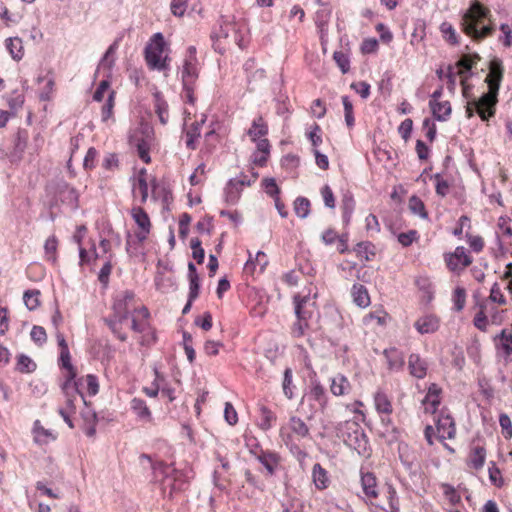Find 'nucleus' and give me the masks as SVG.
<instances>
[{
  "label": "nucleus",
  "instance_id": "1",
  "mask_svg": "<svg viewBox=\"0 0 512 512\" xmlns=\"http://www.w3.org/2000/svg\"><path fill=\"white\" fill-rule=\"evenodd\" d=\"M503 72L501 60L497 58L493 59L489 65V73L485 78L488 91L483 93L480 98L470 101L469 105L466 107L467 118H472L475 113L479 115L482 121H488L491 117H494Z\"/></svg>",
  "mask_w": 512,
  "mask_h": 512
},
{
  "label": "nucleus",
  "instance_id": "2",
  "mask_svg": "<svg viewBox=\"0 0 512 512\" xmlns=\"http://www.w3.org/2000/svg\"><path fill=\"white\" fill-rule=\"evenodd\" d=\"M490 11L480 2H472L470 8L464 13L462 19L463 32L476 41L492 35L494 27L491 23L485 24L489 20Z\"/></svg>",
  "mask_w": 512,
  "mask_h": 512
},
{
  "label": "nucleus",
  "instance_id": "3",
  "mask_svg": "<svg viewBox=\"0 0 512 512\" xmlns=\"http://www.w3.org/2000/svg\"><path fill=\"white\" fill-rule=\"evenodd\" d=\"M141 457L151 462L153 480L160 483L164 497L172 499L175 493L182 491V485L174 481L171 465L163 461L152 462L151 457L147 454H142Z\"/></svg>",
  "mask_w": 512,
  "mask_h": 512
},
{
  "label": "nucleus",
  "instance_id": "4",
  "mask_svg": "<svg viewBox=\"0 0 512 512\" xmlns=\"http://www.w3.org/2000/svg\"><path fill=\"white\" fill-rule=\"evenodd\" d=\"M164 47L165 41L162 33H155L151 38V42L145 48V59L151 69L159 71L167 69L168 57L162 58Z\"/></svg>",
  "mask_w": 512,
  "mask_h": 512
},
{
  "label": "nucleus",
  "instance_id": "5",
  "mask_svg": "<svg viewBox=\"0 0 512 512\" xmlns=\"http://www.w3.org/2000/svg\"><path fill=\"white\" fill-rule=\"evenodd\" d=\"M199 62L196 57V47L189 46L186 51L181 71L182 85H196L199 77Z\"/></svg>",
  "mask_w": 512,
  "mask_h": 512
},
{
  "label": "nucleus",
  "instance_id": "6",
  "mask_svg": "<svg viewBox=\"0 0 512 512\" xmlns=\"http://www.w3.org/2000/svg\"><path fill=\"white\" fill-rule=\"evenodd\" d=\"M49 191L54 193L57 200L72 208L78 207V193L66 181L58 180L49 186Z\"/></svg>",
  "mask_w": 512,
  "mask_h": 512
},
{
  "label": "nucleus",
  "instance_id": "7",
  "mask_svg": "<svg viewBox=\"0 0 512 512\" xmlns=\"http://www.w3.org/2000/svg\"><path fill=\"white\" fill-rule=\"evenodd\" d=\"M444 260L447 268L456 274H460L472 263V257L463 246L456 247L452 253H446Z\"/></svg>",
  "mask_w": 512,
  "mask_h": 512
},
{
  "label": "nucleus",
  "instance_id": "8",
  "mask_svg": "<svg viewBox=\"0 0 512 512\" xmlns=\"http://www.w3.org/2000/svg\"><path fill=\"white\" fill-rule=\"evenodd\" d=\"M443 94V86H439L432 94L429 101V107L431 109L433 117L437 121H447L451 114V104L449 101L440 102L439 99Z\"/></svg>",
  "mask_w": 512,
  "mask_h": 512
},
{
  "label": "nucleus",
  "instance_id": "9",
  "mask_svg": "<svg viewBox=\"0 0 512 512\" xmlns=\"http://www.w3.org/2000/svg\"><path fill=\"white\" fill-rule=\"evenodd\" d=\"M345 445L355 450L358 455L368 458L371 455V448L369 445V440L364 430L356 433L355 436L347 439L345 441Z\"/></svg>",
  "mask_w": 512,
  "mask_h": 512
},
{
  "label": "nucleus",
  "instance_id": "10",
  "mask_svg": "<svg viewBox=\"0 0 512 512\" xmlns=\"http://www.w3.org/2000/svg\"><path fill=\"white\" fill-rule=\"evenodd\" d=\"M59 366L67 370L65 381L62 383L64 390L70 389L71 381L77 380V371L71 363V355L69 349H61L59 356Z\"/></svg>",
  "mask_w": 512,
  "mask_h": 512
},
{
  "label": "nucleus",
  "instance_id": "11",
  "mask_svg": "<svg viewBox=\"0 0 512 512\" xmlns=\"http://www.w3.org/2000/svg\"><path fill=\"white\" fill-rule=\"evenodd\" d=\"M81 381H82L81 378L78 380H75V381H71L70 389H67V390H64L61 387L62 393L66 399L65 400L66 406L63 408L67 409V411H70V412L76 411L75 400H76L77 396H80L82 401L84 402L85 406H87V401L85 400V397H84L82 391L80 390Z\"/></svg>",
  "mask_w": 512,
  "mask_h": 512
},
{
  "label": "nucleus",
  "instance_id": "12",
  "mask_svg": "<svg viewBox=\"0 0 512 512\" xmlns=\"http://www.w3.org/2000/svg\"><path fill=\"white\" fill-rule=\"evenodd\" d=\"M494 340L498 354L503 356L505 361L508 362L512 355V332L503 329Z\"/></svg>",
  "mask_w": 512,
  "mask_h": 512
},
{
  "label": "nucleus",
  "instance_id": "13",
  "mask_svg": "<svg viewBox=\"0 0 512 512\" xmlns=\"http://www.w3.org/2000/svg\"><path fill=\"white\" fill-rule=\"evenodd\" d=\"M387 361L388 369L392 372L403 371L405 365L404 354L395 347L387 348L383 351Z\"/></svg>",
  "mask_w": 512,
  "mask_h": 512
},
{
  "label": "nucleus",
  "instance_id": "14",
  "mask_svg": "<svg viewBox=\"0 0 512 512\" xmlns=\"http://www.w3.org/2000/svg\"><path fill=\"white\" fill-rule=\"evenodd\" d=\"M245 181L241 179H230L224 189V199L228 205H234L238 202L241 196Z\"/></svg>",
  "mask_w": 512,
  "mask_h": 512
},
{
  "label": "nucleus",
  "instance_id": "15",
  "mask_svg": "<svg viewBox=\"0 0 512 512\" xmlns=\"http://www.w3.org/2000/svg\"><path fill=\"white\" fill-rule=\"evenodd\" d=\"M436 428L440 441H443L446 438L452 439L455 436V423L453 418L449 415L439 417L436 421Z\"/></svg>",
  "mask_w": 512,
  "mask_h": 512
},
{
  "label": "nucleus",
  "instance_id": "16",
  "mask_svg": "<svg viewBox=\"0 0 512 512\" xmlns=\"http://www.w3.org/2000/svg\"><path fill=\"white\" fill-rule=\"evenodd\" d=\"M408 369L411 376L423 379L427 374L428 364L419 354L412 353L408 358Z\"/></svg>",
  "mask_w": 512,
  "mask_h": 512
},
{
  "label": "nucleus",
  "instance_id": "17",
  "mask_svg": "<svg viewBox=\"0 0 512 512\" xmlns=\"http://www.w3.org/2000/svg\"><path fill=\"white\" fill-rule=\"evenodd\" d=\"M440 321L438 317L432 314H427L420 317L414 324L416 330L421 334L434 333L438 330Z\"/></svg>",
  "mask_w": 512,
  "mask_h": 512
},
{
  "label": "nucleus",
  "instance_id": "18",
  "mask_svg": "<svg viewBox=\"0 0 512 512\" xmlns=\"http://www.w3.org/2000/svg\"><path fill=\"white\" fill-rule=\"evenodd\" d=\"M256 458L265 467L269 475L275 473L281 459L278 453L269 450H261Z\"/></svg>",
  "mask_w": 512,
  "mask_h": 512
},
{
  "label": "nucleus",
  "instance_id": "19",
  "mask_svg": "<svg viewBox=\"0 0 512 512\" xmlns=\"http://www.w3.org/2000/svg\"><path fill=\"white\" fill-rule=\"evenodd\" d=\"M363 430L360 424L355 420H347L344 422H340L336 427V434L339 438L345 441L355 436L356 433Z\"/></svg>",
  "mask_w": 512,
  "mask_h": 512
},
{
  "label": "nucleus",
  "instance_id": "20",
  "mask_svg": "<svg viewBox=\"0 0 512 512\" xmlns=\"http://www.w3.org/2000/svg\"><path fill=\"white\" fill-rule=\"evenodd\" d=\"M361 486L364 494L369 498H377L379 493L377 489V479L372 472H361Z\"/></svg>",
  "mask_w": 512,
  "mask_h": 512
},
{
  "label": "nucleus",
  "instance_id": "21",
  "mask_svg": "<svg viewBox=\"0 0 512 512\" xmlns=\"http://www.w3.org/2000/svg\"><path fill=\"white\" fill-rule=\"evenodd\" d=\"M130 405L131 410L139 420L145 422H151L153 420L152 413L143 399L134 397L131 400Z\"/></svg>",
  "mask_w": 512,
  "mask_h": 512
},
{
  "label": "nucleus",
  "instance_id": "22",
  "mask_svg": "<svg viewBox=\"0 0 512 512\" xmlns=\"http://www.w3.org/2000/svg\"><path fill=\"white\" fill-rule=\"evenodd\" d=\"M440 394H441V388L435 384L432 383L429 388L428 392L424 398V404L428 405L426 407L427 411H430L431 413H435L440 405Z\"/></svg>",
  "mask_w": 512,
  "mask_h": 512
},
{
  "label": "nucleus",
  "instance_id": "23",
  "mask_svg": "<svg viewBox=\"0 0 512 512\" xmlns=\"http://www.w3.org/2000/svg\"><path fill=\"white\" fill-rule=\"evenodd\" d=\"M135 293L131 290H125L114 297L112 309L114 312H123L129 310V304L134 300Z\"/></svg>",
  "mask_w": 512,
  "mask_h": 512
},
{
  "label": "nucleus",
  "instance_id": "24",
  "mask_svg": "<svg viewBox=\"0 0 512 512\" xmlns=\"http://www.w3.org/2000/svg\"><path fill=\"white\" fill-rule=\"evenodd\" d=\"M351 389L350 382L348 379L342 375L337 374L331 379L330 390L333 395L341 396L347 394Z\"/></svg>",
  "mask_w": 512,
  "mask_h": 512
},
{
  "label": "nucleus",
  "instance_id": "25",
  "mask_svg": "<svg viewBox=\"0 0 512 512\" xmlns=\"http://www.w3.org/2000/svg\"><path fill=\"white\" fill-rule=\"evenodd\" d=\"M353 302L361 307L365 308L370 304V296L367 288L362 284H354L351 290Z\"/></svg>",
  "mask_w": 512,
  "mask_h": 512
},
{
  "label": "nucleus",
  "instance_id": "26",
  "mask_svg": "<svg viewBox=\"0 0 512 512\" xmlns=\"http://www.w3.org/2000/svg\"><path fill=\"white\" fill-rule=\"evenodd\" d=\"M312 479L316 488L319 490L326 489L330 483L328 472L319 463L313 466Z\"/></svg>",
  "mask_w": 512,
  "mask_h": 512
},
{
  "label": "nucleus",
  "instance_id": "27",
  "mask_svg": "<svg viewBox=\"0 0 512 512\" xmlns=\"http://www.w3.org/2000/svg\"><path fill=\"white\" fill-rule=\"evenodd\" d=\"M480 60V56L478 54H464L457 61L456 66L461 69V74H467L468 77L472 76L471 70L476 66L477 62Z\"/></svg>",
  "mask_w": 512,
  "mask_h": 512
},
{
  "label": "nucleus",
  "instance_id": "28",
  "mask_svg": "<svg viewBox=\"0 0 512 512\" xmlns=\"http://www.w3.org/2000/svg\"><path fill=\"white\" fill-rule=\"evenodd\" d=\"M308 301V296H301L300 294L293 296L294 313L298 320L307 321V319L310 318L311 313L305 309V305Z\"/></svg>",
  "mask_w": 512,
  "mask_h": 512
},
{
  "label": "nucleus",
  "instance_id": "29",
  "mask_svg": "<svg viewBox=\"0 0 512 512\" xmlns=\"http://www.w3.org/2000/svg\"><path fill=\"white\" fill-rule=\"evenodd\" d=\"M247 134L251 137L252 141H257L268 134V126L261 116L253 120Z\"/></svg>",
  "mask_w": 512,
  "mask_h": 512
},
{
  "label": "nucleus",
  "instance_id": "30",
  "mask_svg": "<svg viewBox=\"0 0 512 512\" xmlns=\"http://www.w3.org/2000/svg\"><path fill=\"white\" fill-rule=\"evenodd\" d=\"M6 48L9 51L11 57L15 61H20L24 56V48L22 39L19 37H12L6 39Z\"/></svg>",
  "mask_w": 512,
  "mask_h": 512
},
{
  "label": "nucleus",
  "instance_id": "31",
  "mask_svg": "<svg viewBox=\"0 0 512 512\" xmlns=\"http://www.w3.org/2000/svg\"><path fill=\"white\" fill-rule=\"evenodd\" d=\"M154 108L161 124L165 125L168 122V104L159 92L154 94Z\"/></svg>",
  "mask_w": 512,
  "mask_h": 512
},
{
  "label": "nucleus",
  "instance_id": "32",
  "mask_svg": "<svg viewBox=\"0 0 512 512\" xmlns=\"http://www.w3.org/2000/svg\"><path fill=\"white\" fill-rule=\"evenodd\" d=\"M353 250L358 257L364 258L366 261H370L376 255V247L370 241L357 243Z\"/></svg>",
  "mask_w": 512,
  "mask_h": 512
},
{
  "label": "nucleus",
  "instance_id": "33",
  "mask_svg": "<svg viewBox=\"0 0 512 512\" xmlns=\"http://www.w3.org/2000/svg\"><path fill=\"white\" fill-rule=\"evenodd\" d=\"M131 216L135 223L142 230H150L151 222L148 214L142 207H133L131 209Z\"/></svg>",
  "mask_w": 512,
  "mask_h": 512
},
{
  "label": "nucleus",
  "instance_id": "34",
  "mask_svg": "<svg viewBox=\"0 0 512 512\" xmlns=\"http://www.w3.org/2000/svg\"><path fill=\"white\" fill-rule=\"evenodd\" d=\"M486 458V450L482 446H476L472 449L469 457V465L475 470L483 468Z\"/></svg>",
  "mask_w": 512,
  "mask_h": 512
},
{
  "label": "nucleus",
  "instance_id": "35",
  "mask_svg": "<svg viewBox=\"0 0 512 512\" xmlns=\"http://www.w3.org/2000/svg\"><path fill=\"white\" fill-rule=\"evenodd\" d=\"M289 426L291 431L298 437L306 438L309 436V427L301 418L297 416L290 417Z\"/></svg>",
  "mask_w": 512,
  "mask_h": 512
},
{
  "label": "nucleus",
  "instance_id": "36",
  "mask_svg": "<svg viewBox=\"0 0 512 512\" xmlns=\"http://www.w3.org/2000/svg\"><path fill=\"white\" fill-rule=\"evenodd\" d=\"M259 412H260L259 427L262 430L267 431L272 427V425L276 421V415L274 412H272L266 406H261L259 408Z\"/></svg>",
  "mask_w": 512,
  "mask_h": 512
},
{
  "label": "nucleus",
  "instance_id": "37",
  "mask_svg": "<svg viewBox=\"0 0 512 512\" xmlns=\"http://www.w3.org/2000/svg\"><path fill=\"white\" fill-rule=\"evenodd\" d=\"M376 410L381 414L390 415L392 413V404L387 395L383 392H377L374 397Z\"/></svg>",
  "mask_w": 512,
  "mask_h": 512
},
{
  "label": "nucleus",
  "instance_id": "38",
  "mask_svg": "<svg viewBox=\"0 0 512 512\" xmlns=\"http://www.w3.org/2000/svg\"><path fill=\"white\" fill-rule=\"evenodd\" d=\"M256 264L260 266V272H263L265 267L268 264L267 256L264 252L258 251L256 253L255 260L252 259L250 256L247 262L245 263V271L246 272H253L255 269Z\"/></svg>",
  "mask_w": 512,
  "mask_h": 512
},
{
  "label": "nucleus",
  "instance_id": "39",
  "mask_svg": "<svg viewBox=\"0 0 512 512\" xmlns=\"http://www.w3.org/2000/svg\"><path fill=\"white\" fill-rule=\"evenodd\" d=\"M409 209L414 215H418L422 219L428 218V213L426 211L424 202L416 195H413L409 198Z\"/></svg>",
  "mask_w": 512,
  "mask_h": 512
},
{
  "label": "nucleus",
  "instance_id": "40",
  "mask_svg": "<svg viewBox=\"0 0 512 512\" xmlns=\"http://www.w3.org/2000/svg\"><path fill=\"white\" fill-rule=\"evenodd\" d=\"M36 363L27 355L20 354L17 357L16 370L21 373H32L36 370Z\"/></svg>",
  "mask_w": 512,
  "mask_h": 512
},
{
  "label": "nucleus",
  "instance_id": "41",
  "mask_svg": "<svg viewBox=\"0 0 512 512\" xmlns=\"http://www.w3.org/2000/svg\"><path fill=\"white\" fill-rule=\"evenodd\" d=\"M294 211L298 217L306 218L310 213L309 199L302 196L297 197L294 201Z\"/></svg>",
  "mask_w": 512,
  "mask_h": 512
},
{
  "label": "nucleus",
  "instance_id": "42",
  "mask_svg": "<svg viewBox=\"0 0 512 512\" xmlns=\"http://www.w3.org/2000/svg\"><path fill=\"white\" fill-rule=\"evenodd\" d=\"M282 389L284 395L288 399H292L294 397L293 389H295V386L293 385V372L291 368H286L284 370Z\"/></svg>",
  "mask_w": 512,
  "mask_h": 512
},
{
  "label": "nucleus",
  "instance_id": "43",
  "mask_svg": "<svg viewBox=\"0 0 512 512\" xmlns=\"http://www.w3.org/2000/svg\"><path fill=\"white\" fill-rule=\"evenodd\" d=\"M310 397L318 402L322 409L325 408L327 404V397L324 387L320 383H315L310 391Z\"/></svg>",
  "mask_w": 512,
  "mask_h": 512
},
{
  "label": "nucleus",
  "instance_id": "44",
  "mask_svg": "<svg viewBox=\"0 0 512 512\" xmlns=\"http://www.w3.org/2000/svg\"><path fill=\"white\" fill-rule=\"evenodd\" d=\"M115 91H111L109 94H108V98L106 100V102L103 104L102 108H101V119L103 122H106L108 121L112 115H113V108H114V104H115Z\"/></svg>",
  "mask_w": 512,
  "mask_h": 512
},
{
  "label": "nucleus",
  "instance_id": "45",
  "mask_svg": "<svg viewBox=\"0 0 512 512\" xmlns=\"http://www.w3.org/2000/svg\"><path fill=\"white\" fill-rule=\"evenodd\" d=\"M341 99H342V104L344 107V117H345L346 125L349 128H351V127H353L354 122H355L354 114H353V104H352L349 96H347V95L342 96Z\"/></svg>",
  "mask_w": 512,
  "mask_h": 512
},
{
  "label": "nucleus",
  "instance_id": "46",
  "mask_svg": "<svg viewBox=\"0 0 512 512\" xmlns=\"http://www.w3.org/2000/svg\"><path fill=\"white\" fill-rule=\"evenodd\" d=\"M39 295L40 292L38 290H27L24 292V303L30 311L35 310L39 306Z\"/></svg>",
  "mask_w": 512,
  "mask_h": 512
},
{
  "label": "nucleus",
  "instance_id": "47",
  "mask_svg": "<svg viewBox=\"0 0 512 512\" xmlns=\"http://www.w3.org/2000/svg\"><path fill=\"white\" fill-rule=\"evenodd\" d=\"M30 336L32 341L39 347H42L47 342V334L42 326L34 325Z\"/></svg>",
  "mask_w": 512,
  "mask_h": 512
},
{
  "label": "nucleus",
  "instance_id": "48",
  "mask_svg": "<svg viewBox=\"0 0 512 512\" xmlns=\"http://www.w3.org/2000/svg\"><path fill=\"white\" fill-rule=\"evenodd\" d=\"M440 30L443 34L444 39L452 45L459 43L458 36L455 29L448 22H443L440 26Z\"/></svg>",
  "mask_w": 512,
  "mask_h": 512
},
{
  "label": "nucleus",
  "instance_id": "49",
  "mask_svg": "<svg viewBox=\"0 0 512 512\" xmlns=\"http://www.w3.org/2000/svg\"><path fill=\"white\" fill-rule=\"evenodd\" d=\"M432 178L436 182L435 189H436L437 195H439L441 197H445L448 194L449 187H450L448 181L443 179V177L441 176L440 173L434 174L432 176Z\"/></svg>",
  "mask_w": 512,
  "mask_h": 512
},
{
  "label": "nucleus",
  "instance_id": "50",
  "mask_svg": "<svg viewBox=\"0 0 512 512\" xmlns=\"http://www.w3.org/2000/svg\"><path fill=\"white\" fill-rule=\"evenodd\" d=\"M104 322L120 341L125 342L127 340V334L121 331L120 324L115 318H105Z\"/></svg>",
  "mask_w": 512,
  "mask_h": 512
},
{
  "label": "nucleus",
  "instance_id": "51",
  "mask_svg": "<svg viewBox=\"0 0 512 512\" xmlns=\"http://www.w3.org/2000/svg\"><path fill=\"white\" fill-rule=\"evenodd\" d=\"M118 49V42H113L108 49L106 50L105 54L103 55L100 64L103 66H107L108 68H111L114 64V54L116 53V50Z\"/></svg>",
  "mask_w": 512,
  "mask_h": 512
},
{
  "label": "nucleus",
  "instance_id": "52",
  "mask_svg": "<svg viewBox=\"0 0 512 512\" xmlns=\"http://www.w3.org/2000/svg\"><path fill=\"white\" fill-rule=\"evenodd\" d=\"M58 241L55 236L49 237L45 241L44 249L47 255V259L55 262L56 261V250H57Z\"/></svg>",
  "mask_w": 512,
  "mask_h": 512
},
{
  "label": "nucleus",
  "instance_id": "53",
  "mask_svg": "<svg viewBox=\"0 0 512 512\" xmlns=\"http://www.w3.org/2000/svg\"><path fill=\"white\" fill-rule=\"evenodd\" d=\"M102 167L108 171H114L119 168V158L116 153H106L102 160Z\"/></svg>",
  "mask_w": 512,
  "mask_h": 512
},
{
  "label": "nucleus",
  "instance_id": "54",
  "mask_svg": "<svg viewBox=\"0 0 512 512\" xmlns=\"http://www.w3.org/2000/svg\"><path fill=\"white\" fill-rule=\"evenodd\" d=\"M262 186L265 188V192L272 198H276L281 192L276 180L272 177L264 178L262 180Z\"/></svg>",
  "mask_w": 512,
  "mask_h": 512
},
{
  "label": "nucleus",
  "instance_id": "55",
  "mask_svg": "<svg viewBox=\"0 0 512 512\" xmlns=\"http://www.w3.org/2000/svg\"><path fill=\"white\" fill-rule=\"evenodd\" d=\"M454 309L461 311L466 302V291L463 287H457L453 293Z\"/></svg>",
  "mask_w": 512,
  "mask_h": 512
},
{
  "label": "nucleus",
  "instance_id": "56",
  "mask_svg": "<svg viewBox=\"0 0 512 512\" xmlns=\"http://www.w3.org/2000/svg\"><path fill=\"white\" fill-rule=\"evenodd\" d=\"M333 59L337 63L342 73H347L350 69V61L348 56L342 51H335L333 53Z\"/></svg>",
  "mask_w": 512,
  "mask_h": 512
},
{
  "label": "nucleus",
  "instance_id": "57",
  "mask_svg": "<svg viewBox=\"0 0 512 512\" xmlns=\"http://www.w3.org/2000/svg\"><path fill=\"white\" fill-rule=\"evenodd\" d=\"M111 258L112 255L110 254V256L107 258L106 262L104 263L98 274V280L103 285H107L109 282V276L112 271Z\"/></svg>",
  "mask_w": 512,
  "mask_h": 512
},
{
  "label": "nucleus",
  "instance_id": "58",
  "mask_svg": "<svg viewBox=\"0 0 512 512\" xmlns=\"http://www.w3.org/2000/svg\"><path fill=\"white\" fill-rule=\"evenodd\" d=\"M443 493L452 505H457L461 502V496L457 493L455 488L450 484H443Z\"/></svg>",
  "mask_w": 512,
  "mask_h": 512
},
{
  "label": "nucleus",
  "instance_id": "59",
  "mask_svg": "<svg viewBox=\"0 0 512 512\" xmlns=\"http://www.w3.org/2000/svg\"><path fill=\"white\" fill-rule=\"evenodd\" d=\"M499 424L502 428V433L506 439L512 438V421L507 414H500Z\"/></svg>",
  "mask_w": 512,
  "mask_h": 512
},
{
  "label": "nucleus",
  "instance_id": "60",
  "mask_svg": "<svg viewBox=\"0 0 512 512\" xmlns=\"http://www.w3.org/2000/svg\"><path fill=\"white\" fill-rule=\"evenodd\" d=\"M98 151L94 147H90L85 155L83 167L85 170H91L95 167Z\"/></svg>",
  "mask_w": 512,
  "mask_h": 512
},
{
  "label": "nucleus",
  "instance_id": "61",
  "mask_svg": "<svg viewBox=\"0 0 512 512\" xmlns=\"http://www.w3.org/2000/svg\"><path fill=\"white\" fill-rule=\"evenodd\" d=\"M409 447L406 443H399L398 445V453L401 463L410 469L413 465V461L410 459L408 454Z\"/></svg>",
  "mask_w": 512,
  "mask_h": 512
},
{
  "label": "nucleus",
  "instance_id": "62",
  "mask_svg": "<svg viewBox=\"0 0 512 512\" xmlns=\"http://www.w3.org/2000/svg\"><path fill=\"white\" fill-rule=\"evenodd\" d=\"M417 231L416 230H410L408 232H402L398 235V242L403 247L410 246L416 239H417Z\"/></svg>",
  "mask_w": 512,
  "mask_h": 512
},
{
  "label": "nucleus",
  "instance_id": "63",
  "mask_svg": "<svg viewBox=\"0 0 512 512\" xmlns=\"http://www.w3.org/2000/svg\"><path fill=\"white\" fill-rule=\"evenodd\" d=\"M321 127L318 124H314L308 133V139L310 140L313 147H317L322 143Z\"/></svg>",
  "mask_w": 512,
  "mask_h": 512
},
{
  "label": "nucleus",
  "instance_id": "64",
  "mask_svg": "<svg viewBox=\"0 0 512 512\" xmlns=\"http://www.w3.org/2000/svg\"><path fill=\"white\" fill-rule=\"evenodd\" d=\"M351 88L363 99H367L370 95V85L365 81L354 82L351 84Z\"/></svg>",
  "mask_w": 512,
  "mask_h": 512
}]
</instances>
